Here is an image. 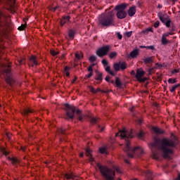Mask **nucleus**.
<instances>
[{"instance_id":"f257e3e1","label":"nucleus","mask_w":180,"mask_h":180,"mask_svg":"<svg viewBox=\"0 0 180 180\" xmlns=\"http://www.w3.org/2000/svg\"><path fill=\"white\" fill-rule=\"evenodd\" d=\"M178 144H179V141L174 134H172L171 138H163L162 140L155 139L153 143L149 144L153 160L160 158L158 151L163 153V158H171L169 154H174V148Z\"/></svg>"},{"instance_id":"f03ea898","label":"nucleus","mask_w":180,"mask_h":180,"mask_svg":"<svg viewBox=\"0 0 180 180\" xmlns=\"http://www.w3.org/2000/svg\"><path fill=\"white\" fill-rule=\"evenodd\" d=\"M116 136H120L122 140H125L126 144L123 150L124 153H127L128 158H133L134 157V154H138V155H143V154H144V150H143L140 146H137L134 148L130 147V141L129 139H133V132L131 131H129L126 130V129L123 128L116 134Z\"/></svg>"},{"instance_id":"7ed1b4c3","label":"nucleus","mask_w":180,"mask_h":180,"mask_svg":"<svg viewBox=\"0 0 180 180\" xmlns=\"http://www.w3.org/2000/svg\"><path fill=\"white\" fill-rule=\"evenodd\" d=\"M98 26L102 28L115 26V13H113V11L100 15L98 18Z\"/></svg>"},{"instance_id":"20e7f679","label":"nucleus","mask_w":180,"mask_h":180,"mask_svg":"<svg viewBox=\"0 0 180 180\" xmlns=\"http://www.w3.org/2000/svg\"><path fill=\"white\" fill-rule=\"evenodd\" d=\"M65 110L66 112V117L65 119L66 120H72L74 117H75V113H76L77 116H81V113H82V111L79 109H77V108L74 105H71L68 103L65 104Z\"/></svg>"},{"instance_id":"39448f33","label":"nucleus","mask_w":180,"mask_h":180,"mask_svg":"<svg viewBox=\"0 0 180 180\" xmlns=\"http://www.w3.org/2000/svg\"><path fill=\"white\" fill-rule=\"evenodd\" d=\"M126 8V4H120L115 6V9L117 11L116 13L117 19H124L127 16Z\"/></svg>"},{"instance_id":"423d86ee","label":"nucleus","mask_w":180,"mask_h":180,"mask_svg":"<svg viewBox=\"0 0 180 180\" xmlns=\"http://www.w3.org/2000/svg\"><path fill=\"white\" fill-rule=\"evenodd\" d=\"M110 49H112L110 45H104L97 50L96 55L100 58L105 57V56H108Z\"/></svg>"},{"instance_id":"0eeeda50","label":"nucleus","mask_w":180,"mask_h":180,"mask_svg":"<svg viewBox=\"0 0 180 180\" xmlns=\"http://www.w3.org/2000/svg\"><path fill=\"white\" fill-rule=\"evenodd\" d=\"M169 36H174L172 33L168 32L166 33H164L162 35V39H161V44L162 46H167V44H170L171 41H169L167 37H169Z\"/></svg>"},{"instance_id":"6e6552de","label":"nucleus","mask_w":180,"mask_h":180,"mask_svg":"<svg viewBox=\"0 0 180 180\" xmlns=\"http://www.w3.org/2000/svg\"><path fill=\"white\" fill-rule=\"evenodd\" d=\"M30 67H37L39 65V63L37 62V58L35 56H32L30 58V62H29Z\"/></svg>"},{"instance_id":"1a4fd4ad","label":"nucleus","mask_w":180,"mask_h":180,"mask_svg":"<svg viewBox=\"0 0 180 180\" xmlns=\"http://www.w3.org/2000/svg\"><path fill=\"white\" fill-rule=\"evenodd\" d=\"M158 18H160V20L162 22V23H166L167 20L169 19V16H168V15H164L161 12L158 13Z\"/></svg>"},{"instance_id":"9d476101","label":"nucleus","mask_w":180,"mask_h":180,"mask_svg":"<svg viewBox=\"0 0 180 180\" xmlns=\"http://www.w3.org/2000/svg\"><path fill=\"white\" fill-rule=\"evenodd\" d=\"M30 113H34V110L32 108H25L22 111V115L23 116H26L27 117V116L30 115Z\"/></svg>"},{"instance_id":"9b49d317","label":"nucleus","mask_w":180,"mask_h":180,"mask_svg":"<svg viewBox=\"0 0 180 180\" xmlns=\"http://www.w3.org/2000/svg\"><path fill=\"white\" fill-rule=\"evenodd\" d=\"M140 54V49H136L130 52L129 56L131 58H137Z\"/></svg>"},{"instance_id":"f8f14e48","label":"nucleus","mask_w":180,"mask_h":180,"mask_svg":"<svg viewBox=\"0 0 180 180\" xmlns=\"http://www.w3.org/2000/svg\"><path fill=\"white\" fill-rule=\"evenodd\" d=\"M146 72L141 69H138L136 70V78L137 81H139L141 78H143V76L145 75Z\"/></svg>"},{"instance_id":"ddd939ff","label":"nucleus","mask_w":180,"mask_h":180,"mask_svg":"<svg viewBox=\"0 0 180 180\" xmlns=\"http://www.w3.org/2000/svg\"><path fill=\"white\" fill-rule=\"evenodd\" d=\"M96 81H99L98 84H101V82L103 81V75L102 72L96 70V77H95Z\"/></svg>"},{"instance_id":"4468645a","label":"nucleus","mask_w":180,"mask_h":180,"mask_svg":"<svg viewBox=\"0 0 180 180\" xmlns=\"http://www.w3.org/2000/svg\"><path fill=\"white\" fill-rule=\"evenodd\" d=\"M136 6H132L128 10V15L129 16H130V18H133V16L136 15Z\"/></svg>"},{"instance_id":"2eb2a0df","label":"nucleus","mask_w":180,"mask_h":180,"mask_svg":"<svg viewBox=\"0 0 180 180\" xmlns=\"http://www.w3.org/2000/svg\"><path fill=\"white\" fill-rule=\"evenodd\" d=\"M70 19H71V17L70 15H63L62 17V19L60 20V25L63 26L67 23L68 22H70Z\"/></svg>"},{"instance_id":"dca6fc26","label":"nucleus","mask_w":180,"mask_h":180,"mask_svg":"<svg viewBox=\"0 0 180 180\" xmlns=\"http://www.w3.org/2000/svg\"><path fill=\"white\" fill-rule=\"evenodd\" d=\"M143 61L145 64H152L153 63V56L146 57L143 59Z\"/></svg>"},{"instance_id":"f3484780","label":"nucleus","mask_w":180,"mask_h":180,"mask_svg":"<svg viewBox=\"0 0 180 180\" xmlns=\"http://www.w3.org/2000/svg\"><path fill=\"white\" fill-rule=\"evenodd\" d=\"M7 158L8 161H11V164H13V165H16V164H19V160H18L16 158L8 157Z\"/></svg>"},{"instance_id":"a211bd4d","label":"nucleus","mask_w":180,"mask_h":180,"mask_svg":"<svg viewBox=\"0 0 180 180\" xmlns=\"http://www.w3.org/2000/svg\"><path fill=\"white\" fill-rule=\"evenodd\" d=\"M68 37H70V40H74V37H75V30L71 29L68 32Z\"/></svg>"},{"instance_id":"6ab92c4d","label":"nucleus","mask_w":180,"mask_h":180,"mask_svg":"<svg viewBox=\"0 0 180 180\" xmlns=\"http://www.w3.org/2000/svg\"><path fill=\"white\" fill-rule=\"evenodd\" d=\"M64 176L66 178V179H74V178H75V175L72 172L66 173L65 174Z\"/></svg>"},{"instance_id":"aec40b11","label":"nucleus","mask_w":180,"mask_h":180,"mask_svg":"<svg viewBox=\"0 0 180 180\" xmlns=\"http://www.w3.org/2000/svg\"><path fill=\"white\" fill-rule=\"evenodd\" d=\"M153 131L156 134H164V130L160 129L159 127H153Z\"/></svg>"},{"instance_id":"412c9836","label":"nucleus","mask_w":180,"mask_h":180,"mask_svg":"<svg viewBox=\"0 0 180 180\" xmlns=\"http://www.w3.org/2000/svg\"><path fill=\"white\" fill-rule=\"evenodd\" d=\"M115 85L117 88H122L123 85L119 77H115Z\"/></svg>"},{"instance_id":"4be33fe9","label":"nucleus","mask_w":180,"mask_h":180,"mask_svg":"<svg viewBox=\"0 0 180 180\" xmlns=\"http://www.w3.org/2000/svg\"><path fill=\"white\" fill-rule=\"evenodd\" d=\"M171 28L169 29V32L172 33L173 35L175 34L174 32H176V26L174 25V23H172V26L170 27Z\"/></svg>"},{"instance_id":"5701e85b","label":"nucleus","mask_w":180,"mask_h":180,"mask_svg":"<svg viewBox=\"0 0 180 180\" xmlns=\"http://www.w3.org/2000/svg\"><path fill=\"white\" fill-rule=\"evenodd\" d=\"M113 68L115 71H120V62L114 63Z\"/></svg>"},{"instance_id":"b1692460","label":"nucleus","mask_w":180,"mask_h":180,"mask_svg":"<svg viewBox=\"0 0 180 180\" xmlns=\"http://www.w3.org/2000/svg\"><path fill=\"white\" fill-rule=\"evenodd\" d=\"M98 122H99V118H97V117H91L90 118V123H91V124H95L98 123Z\"/></svg>"},{"instance_id":"393cba45","label":"nucleus","mask_w":180,"mask_h":180,"mask_svg":"<svg viewBox=\"0 0 180 180\" xmlns=\"http://www.w3.org/2000/svg\"><path fill=\"white\" fill-rule=\"evenodd\" d=\"M120 70H122V71L126 70V68H127V65L125 63V62H120Z\"/></svg>"},{"instance_id":"a878e982","label":"nucleus","mask_w":180,"mask_h":180,"mask_svg":"<svg viewBox=\"0 0 180 180\" xmlns=\"http://www.w3.org/2000/svg\"><path fill=\"white\" fill-rule=\"evenodd\" d=\"M116 57H117V52L113 51V52L110 53L109 58L111 60L113 59V58H116Z\"/></svg>"},{"instance_id":"bb28decb","label":"nucleus","mask_w":180,"mask_h":180,"mask_svg":"<svg viewBox=\"0 0 180 180\" xmlns=\"http://www.w3.org/2000/svg\"><path fill=\"white\" fill-rule=\"evenodd\" d=\"M105 70L106 71V72H108V74H110V75H112V77H115V72L110 70V66H107L105 68Z\"/></svg>"},{"instance_id":"cd10ccee","label":"nucleus","mask_w":180,"mask_h":180,"mask_svg":"<svg viewBox=\"0 0 180 180\" xmlns=\"http://www.w3.org/2000/svg\"><path fill=\"white\" fill-rule=\"evenodd\" d=\"M155 70H157V67H153L149 68L148 71V75H152V74H154V72H155Z\"/></svg>"},{"instance_id":"c85d7f7f","label":"nucleus","mask_w":180,"mask_h":180,"mask_svg":"<svg viewBox=\"0 0 180 180\" xmlns=\"http://www.w3.org/2000/svg\"><path fill=\"white\" fill-rule=\"evenodd\" d=\"M99 153H101V154H108V150L105 147H102L99 148Z\"/></svg>"},{"instance_id":"c756f323","label":"nucleus","mask_w":180,"mask_h":180,"mask_svg":"<svg viewBox=\"0 0 180 180\" xmlns=\"http://www.w3.org/2000/svg\"><path fill=\"white\" fill-rule=\"evenodd\" d=\"M1 151L4 155H9V151L6 150L5 148H1Z\"/></svg>"},{"instance_id":"7c9ffc66","label":"nucleus","mask_w":180,"mask_h":180,"mask_svg":"<svg viewBox=\"0 0 180 180\" xmlns=\"http://www.w3.org/2000/svg\"><path fill=\"white\" fill-rule=\"evenodd\" d=\"M172 21L171 20H167L166 22H165V25L166 27H171L172 26Z\"/></svg>"},{"instance_id":"2f4dec72","label":"nucleus","mask_w":180,"mask_h":180,"mask_svg":"<svg viewBox=\"0 0 180 180\" xmlns=\"http://www.w3.org/2000/svg\"><path fill=\"white\" fill-rule=\"evenodd\" d=\"M86 153L87 154V155H90V161H91L92 162H94V158H92V156L91 155V150L89 149H86Z\"/></svg>"},{"instance_id":"473e14b6","label":"nucleus","mask_w":180,"mask_h":180,"mask_svg":"<svg viewBox=\"0 0 180 180\" xmlns=\"http://www.w3.org/2000/svg\"><path fill=\"white\" fill-rule=\"evenodd\" d=\"M168 82L169 83V84H176V82H177V81H176V79H173V78H169V79H168Z\"/></svg>"},{"instance_id":"72a5a7b5","label":"nucleus","mask_w":180,"mask_h":180,"mask_svg":"<svg viewBox=\"0 0 180 180\" xmlns=\"http://www.w3.org/2000/svg\"><path fill=\"white\" fill-rule=\"evenodd\" d=\"M96 56H91L89 58V62L90 63H95V61H96Z\"/></svg>"},{"instance_id":"f704fd0d","label":"nucleus","mask_w":180,"mask_h":180,"mask_svg":"<svg viewBox=\"0 0 180 180\" xmlns=\"http://www.w3.org/2000/svg\"><path fill=\"white\" fill-rule=\"evenodd\" d=\"M138 139H143L144 137V132L143 131H140L139 133L137 134Z\"/></svg>"},{"instance_id":"c9c22d12","label":"nucleus","mask_w":180,"mask_h":180,"mask_svg":"<svg viewBox=\"0 0 180 180\" xmlns=\"http://www.w3.org/2000/svg\"><path fill=\"white\" fill-rule=\"evenodd\" d=\"M59 52L58 51H56L53 49L51 50V56H53V57H56V56H58Z\"/></svg>"},{"instance_id":"e433bc0d","label":"nucleus","mask_w":180,"mask_h":180,"mask_svg":"<svg viewBox=\"0 0 180 180\" xmlns=\"http://www.w3.org/2000/svg\"><path fill=\"white\" fill-rule=\"evenodd\" d=\"M101 63H102V64H103V65L104 67L108 66V64H109V62H108V61L106 60V59H103L102 61H101Z\"/></svg>"},{"instance_id":"4c0bfd02","label":"nucleus","mask_w":180,"mask_h":180,"mask_svg":"<svg viewBox=\"0 0 180 180\" xmlns=\"http://www.w3.org/2000/svg\"><path fill=\"white\" fill-rule=\"evenodd\" d=\"M18 30L22 32V30H25V29H26V25L22 24V25H21V26L18 27Z\"/></svg>"},{"instance_id":"58836bf2","label":"nucleus","mask_w":180,"mask_h":180,"mask_svg":"<svg viewBox=\"0 0 180 180\" xmlns=\"http://www.w3.org/2000/svg\"><path fill=\"white\" fill-rule=\"evenodd\" d=\"M75 58H77V60H81L82 58V55L79 54V53H76Z\"/></svg>"},{"instance_id":"ea45409f","label":"nucleus","mask_w":180,"mask_h":180,"mask_svg":"<svg viewBox=\"0 0 180 180\" xmlns=\"http://www.w3.org/2000/svg\"><path fill=\"white\" fill-rule=\"evenodd\" d=\"M89 89L91 91V92H92V94H97V91L95 88H94L93 86H89Z\"/></svg>"},{"instance_id":"a19ab883","label":"nucleus","mask_w":180,"mask_h":180,"mask_svg":"<svg viewBox=\"0 0 180 180\" xmlns=\"http://www.w3.org/2000/svg\"><path fill=\"white\" fill-rule=\"evenodd\" d=\"M147 79H148V78L147 77H141L139 81V82H146V81H147Z\"/></svg>"},{"instance_id":"79ce46f5","label":"nucleus","mask_w":180,"mask_h":180,"mask_svg":"<svg viewBox=\"0 0 180 180\" xmlns=\"http://www.w3.org/2000/svg\"><path fill=\"white\" fill-rule=\"evenodd\" d=\"M127 37H131V35L133 34V32L129 31L125 33Z\"/></svg>"},{"instance_id":"37998d69","label":"nucleus","mask_w":180,"mask_h":180,"mask_svg":"<svg viewBox=\"0 0 180 180\" xmlns=\"http://www.w3.org/2000/svg\"><path fill=\"white\" fill-rule=\"evenodd\" d=\"M117 36L119 40H122V39H123V35H122L120 32H117Z\"/></svg>"},{"instance_id":"c03bdc74","label":"nucleus","mask_w":180,"mask_h":180,"mask_svg":"<svg viewBox=\"0 0 180 180\" xmlns=\"http://www.w3.org/2000/svg\"><path fill=\"white\" fill-rule=\"evenodd\" d=\"M94 75V72H90L89 74L85 75V78H91Z\"/></svg>"},{"instance_id":"a18cd8bd","label":"nucleus","mask_w":180,"mask_h":180,"mask_svg":"<svg viewBox=\"0 0 180 180\" xmlns=\"http://www.w3.org/2000/svg\"><path fill=\"white\" fill-rule=\"evenodd\" d=\"M153 26H154V27L155 28V29H157V27H158L159 26H160V21H156L155 23H154V25H153Z\"/></svg>"},{"instance_id":"49530a36","label":"nucleus","mask_w":180,"mask_h":180,"mask_svg":"<svg viewBox=\"0 0 180 180\" xmlns=\"http://www.w3.org/2000/svg\"><path fill=\"white\" fill-rule=\"evenodd\" d=\"M176 89V86H173L169 89V91H170V92H172V94H173V92H175Z\"/></svg>"},{"instance_id":"de8ad7c7","label":"nucleus","mask_w":180,"mask_h":180,"mask_svg":"<svg viewBox=\"0 0 180 180\" xmlns=\"http://www.w3.org/2000/svg\"><path fill=\"white\" fill-rule=\"evenodd\" d=\"M146 49L148 50H155V47L154 46H146Z\"/></svg>"},{"instance_id":"09e8293b","label":"nucleus","mask_w":180,"mask_h":180,"mask_svg":"<svg viewBox=\"0 0 180 180\" xmlns=\"http://www.w3.org/2000/svg\"><path fill=\"white\" fill-rule=\"evenodd\" d=\"M105 80L106 82H110V77L109 75H107L105 78Z\"/></svg>"},{"instance_id":"8fccbe9b","label":"nucleus","mask_w":180,"mask_h":180,"mask_svg":"<svg viewBox=\"0 0 180 180\" xmlns=\"http://www.w3.org/2000/svg\"><path fill=\"white\" fill-rule=\"evenodd\" d=\"M178 72H179V69H174L172 71V74H178Z\"/></svg>"},{"instance_id":"3c124183","label":"nucleus","mask_w":180,"mask_h":180,"mask_svg":"<svg viewBox=\"0 0 180 180\" xmlns=\"http://www.w3.org/2000/svg\"><path fill=\"white\" fill-rule=\"evenodd\" d=\"M87 71H89V72H94V68L89 66V68H87Z\"/></svg>"},{"instance_id":"603ef678","label":"nucleus","mask_w":180,"mask_h":180,"mask_svg":"<svg viewBox=\"0 0 180 180\" xmlns=\"http://www.w3.org/2000/svg\"><path fill=\"white\" fill-rule=\"evenodd\" d=\"M98 128L100 129L101 132L104 131L105 130V127L101 128V125H98Z\"/></svg>"},{"instance_id":"864d4df0","label":"nucleus","mask_w":180,"mask_h":180,"mask_svg":"<svg viewBox=\"0 0 180 180\" xmlns=\"http://www.w3.org/2000/svg\"><path fill=\"white\" fill-rule=\"evenodd\" d=\"M70 67L65 66L64 71H65V72H68V71H70Z\"/></svg>"},{"instance_id":"5fc2aeb1","label":"nucleus","mask_w":180,"mask_h":180,"mask_svg":"<svg viewBox=\"0 0 180 180\" xmlns=\"http://www.w3.org/2000/svg\"><path fill=\"white\" fill-rule=\"evenodd\" d=\"M77 117H78V120H79V122H82V120H84L82 115H79V116H77Z\"/></svg>"},{"instance_id":"6e6d98bb","label":"nucleus","mask_w":180,"mask_h":180,"mask_svg":"<svg viewBox=\"0 0 180 180\" xmlns=\"http://www.w3.org/2000/svg\"><path fill=\"white\" fill-rule=\"evenodd\" d=\"M57 9H58V6H56V7H53L51 11H52V12H56V11H57Z\"/></svg>"},{"instance_id":"4d7b16f0","label":"nucleus","mask_w":180,"mask_h":180,"mask_svg":"<svg viewBox=\"0 0 180 180\" xmlns=\"http://www.w3.org/2000/svg\"><path fill=\"white\" fill-rule=\"evenodd\" d=\"M115 171H116L118 174H122V171H121L120 169H119V168H115Z\"/></svg>"},{"instance_id":"13d9d810","label":"nucleus","mask_w":180,"mask_h":180,"mask_svg":"<svg viewBox=\"0 0 180 180\" xmlns=\"http://www.w3.org/2000/svg\"><path fill=\"white\" fill-rule=\"evenodd\" d=\"M147 31H148V32H151L152 33H153V32H154V31H153V29L152 27L148 28V29H147Z\"/></svg>"},{"instance_id":"bf43d9fd","label":"nucleus","mask_w":180,"mask_h":180,"mask_svg":"<svg viewBox=\"0 0 180 180\" xmlns=\"http://www.w3.org/2000/svg\"><path fill=\"white\" fill-rule=\"evenodd\" d=\"M131 75H136V72L134 70H131Z\"/></svg>"},{"instance_id":"052dcab7","label":"nucleus","mask_w":180,"mask_h":180,"mask_svg":"<svg viewBox=\"0 0 180 180\" xmlns=\"http://www.w3.org/2000/svg\"><path fill=\"white\" fill-rule=\"evenodd\" d=\"M124 162H126V164H130V162H129V160L127 159H124Z\"/></svg>"},{"instance_id":"680f3d73","label":"nucleus","mask_w":180,"mask_h":180,"mask_svg":"<svg viewBox=\"0 0 180 180\" xmlns=\"http://www.w3.org/2000/svg\"><path fill=\"white\" fill-rule=\"evenodd\" d=\"M25 60H18L19 64H23Z\"/></svg>"},{"instance_id":"e2e57ef3","label":"nucleus","mask_w":180,"mask_h":180,"mask_svg":"<svg viewBox=\"0 0 180 180\" xmlns=\"http://www.w3.org/2000/svg\"><path fill=\"white\" fill-rule=\"evenodd\" d=\"M96 91H97V93L98 92H105V91H102L101 89H96Z\"/></svg>"},{"instance_id":"0e129e2a","label":"nucleus","mask_w":180,"mask_h":180,"mask_svg":"<svg viewBox=\"0 0 180 180\" xmlns=\"http://www.w3.org/2000/svg\"><path fill=\"white\" fill-rule=\"evenodd\" d=\"M60 133L62 134H65V131H64V129H60Z\"/></svg>"},{"instance_id":"69168bd1","label":"nucleus","mask_w":180,"mask_h":180,"mask_svg":"<svg viewBox=\"0 0 180 180\" xmlns=\"http://www.w3.org/2000/svg\"><path fill=\"white\" fill-rule=\"evenodd\" d=\"M156 67H162V65L160 63H155Z\"/></svg>"},{"instance_id":"338daca9","label":"nucleus","mask_w":180,"mask_h":180,"mask_svg":"<svg viewBox=\"0 0 180 180\" xmlns=\"http://www.w3.org/2000/svg\"><path fill=\"white\" fill-rule=\"evenodd\" d=\"M65 75H66V77H70V72H65Z\"/></svg>"},{"instance_id":"774afa93","label":"nucleus","mask_w":180,"mask_h":180,"mask_svg":"<svg viewBox=\"0 0 180 180\" xmlns=\"http://www.w3.org/2000/svg\"><path fill=\"white\" fill-rule=\"evenodd\" d=\"M134 109H135V108H134V107H132V108L130 109L131 112H134Z\"/></svg>"}]
</instances>
